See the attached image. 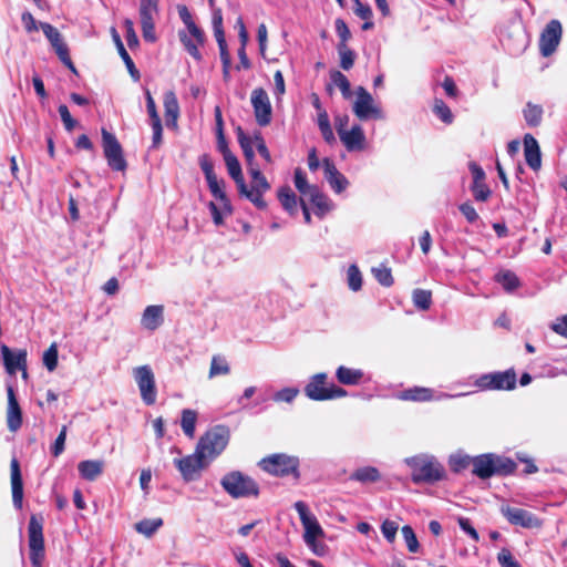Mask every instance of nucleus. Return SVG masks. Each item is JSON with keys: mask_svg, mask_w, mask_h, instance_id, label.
Here are the masks:
<instances>
[{"mask_svg": "<svg viewBox=\"0 0 567 567\" xmlns=\"http://www.w3.org/2000/svg\"><path fill=\"white\" fill-rule=\"evenodd\" d=\"M452 472L461 473L472 466V473L481 480L492 476H507L516 471V463L507 456L494 453H484L471 457L464 454H453L449 458Z\"/></svg>", "mask_w": 567, "mask_h": 567, "instance_id": "obj_1", "label": "nucleus"}, {"mask_svg": "<svg viewBox=\"0 0 567 567\" xmlns=\"http://www.w3.org/2000/svg\"><path fill=\"white\" fill-rule=\"evenodd\" d=\"M229 437L230 432L226 425H215L200 436L196 451L209 463L226 449Z\"/></svg>", "mask_w": 567, "mask_h": 567, "instance_id": "obj_2", "label": "nucleus"}, {"mask_svg": "<svg viewBox=\"0 0 567 567\" xmlns=\"http://www.w3.org/2000/svg\"><path fill=\"white\" fill-rule=\"evenodd\" d=\"M411 478L415 484H434L446 478V471L441 462L433 456L415 457L410 463Z\"/></svg>", "mask_w": 567, "mask_h": 567, "instance_id": "obj_3", "label": "nucleus"}, {"mask_svg": "<svg viewBox=\"0 0 567 567\" xmlns=\"http://www.w3.org/2000/svg\"><path fill=\"white\" fill-rule=\"evenodd\" d=\"M259 467L274 476L285 477L292 475L296 481L300 478L299 458L285 453H275L261 458Z\"/></svg>", "mask_w": 567, "mask_h": 567, "instance_id": "obj_4", "label": "nucleus"}, {"mask_svg": "<svg viewBox=\"0 0 567 567\" xmlns=\"http://www.w3.org/2000/svg\"><path fill=\"white\" fill-rule=\"evenodd\" d=\"M220 485L228 495L234 498L257 497L259 495L258 484L240 471L227 473L220 481Z\"/></svg>", "mask_w": 567, "mask_h": 567, "instance_id": "obj_5", "label": "nucleus"}, {"mask_svg": "<svg viewBox=\"0 0 567 567\" xmlns=\"http://www.w3.org/2000/svg\"><path fill=\"white\" fill-rule=\"evenodd\" d=\"M199 165L205 175L209 192L213 197L220 202L225 215L233 214V206L225 192L224 179H218L214 171V163L208 154H203L199 157Z\"/></svg>", "mask_w": 567, "mask_h": 567, "instance_id": "obj_6", "label": "nucleus"}, {"mask_svg": "<svg viewBox=\"0 0 567 567\" xmlns=\"http://www.w3.org/2000/svg\"><path fill=\"white\" fill-rule=\"evenodd\" d=\"M327 380L328 375L324 372L312 375L305 386L306 395L313 401H328L347 395V391L343 388L334 383H328Z\"/></svg>", "mask_w": 567, "mask_h": 567, "instance_id": "obj_7", "label": "nucleus"}, {"mask_svg": "<svg viewBox=\"0 0 567 567\" xmlns=\"http://www.w3.org/2000/svg\"><path fill=\"white\" fill-rule=\"evenodd\" d=\"M29 556L32 567H42L44 560L43 518L31 515L28 526Z\"/></svg>", "mask_w": 567, "mask_h": 567, "instance_id": "obj_8", "label": "nucleus"}, {"mask_svg": "<svg viewBox=\"0 0 567 567\" xmlns=\"http://www.w3.org/2000/svg\"><path fill=\"white\" fill-rule=\"evenodd\" d=\"M517 375L514 368L482 374L475 385L483 391H512L516 388Z\"/></svg>", "mask_w": 567, "mask_h": 567, "instance_id": "obj_9", "label": "nucleus"}, {"mask_svg": "<svg viewBox=\"0 0 567 567\" xmlns=\"http://www.w3.org/2000/svg\"><path fill=\"white\" fill-rule=\"evenodd\" d=\"M102 147L107 165L116 172H124L127 162L124 157L123 148L116 136L106 128L101 130Z\"/></svg>", "mask_w": 567, "mask_h": 567, "instance_id": "obj_10", "label": "nucleus"}, {"mask_svg": "<svg viewBox=\"0 0 567 567\" xmlns=\"http://www.w3.org/2000/svg\"><path fill=\"white\" fill-rule=\"evenodd\" d=\"M251 177V186L250 188L245 183V189H238V194L241 197L247 198L258 209H266L267 203L264 199V194L270 189V184L261 173V169H254L252 173L249 174Z\"/></svg>", "mask_w": 567, "mask_h": 567, "instance_id": "obj_11", "label": "nucleus"}, {"mask_svg": "<svg viewBox=\"0 0 567 567\" xmlns=\"http://www.w3.org/2000/svg\"><path fill=\"white\" fill-rule=\"evenodd\" d=\"M133 377L143 402L146 405H153L156 402L157 390L152 368L147 364L136 367L133 369Z\"/></svg>", "mask_w": 567, "mask_h": 567, "instance_id": "obj_12", "label": "nucleus"}, {"mask_svg": "<svg viewBox=\"0 0 567 567\" xmlns=\"http://www.w3.org/2000/svg\"><path fill=\"white\" fill-rule=\"evenodd\" d=\"M158 16V1H140V20L143 39L154 43L157 40L155 33V18Z\"/></svg>", "mask_w": 567, "mask_h": 567, "instance_id": "obj_13", "label": "nucleus"}, {"mask_svg": "<svg viewBox=\"0 0 567 567\" xmlns=\"http://www.w3.org/2000/svg\"><path fill=\"white\" fill-rule=\"evenodd\" d=\"M295 508L299 514V518L305 528V542L308 546L313 547L316 544V539L318 537L323 536V529L318 523L316 516L310 514L308 506L306 503L299 501L295 503Z\"/></svg>", "mask_w": 567, "mask_h": 567, "instance_id": "obj_14", "label": "nucleus"}, {"mask_svg": "<svg viewBox=\"0 0 567 567\" xmlns=\"http://www.w3.org/2000/svg\"><path fill=\"white\" fill-rule=\"evenodd\" d=\"M563 35V27L560 21L550 20L539 37V52L544 58L550 56L560 43Z\"/></svg>", "mask_w": 567, "mask_h": 567, "instance_id": "obj_15", "label": "nucleus"}, {"mask_svg": "<svg viewBox=\"0 0 567 567\" xmlns=\"http://www.w3.org/2000/svg\"><path fill=\"white\" fill-rule=\"evenodd\" d=\"M357 99L353 103V113L355 116L365 121L369 118H382V111L374 105L372 95L363 86L357 87Z\"/></svg>", "mask_w": 567, "mask_h": 567, "instance_id": "obj_16", "label": "nucleus"}, {"mask_svg": "<svg viewBox=\"0 0 567 567\" xmlns=\"http://www.w3.org/2000/svg\"><path fill=\"white\" fill-rule=\"evenodd\" d=\"M250 101L257 124L261 127L269 125L272 118V107L266 90L262 87L252 90Z\"/></svg>", "mask_w": 567, "mask_h": 567, "instance_id": "obj_17", "label": "nucleus"}, {"mask_svg": "<svg viewBox=\"0 0 567 567\" xmlns=\"http://www.w3.org/2000/svg\"><path fill=\"white\" fill-rule=\"evenodd\" d=\"M174 464L181 472L184 481L192 482L199 477L200 472L208 465V462L200 457L195 450L194 454L174 458Z\"/></svg>", "mask_w": 567, "mask_h": 567, "instance_id": "obj_18", "label": "nucleus"}, {"mask_svg": "<svg viewBox=\"0 0 567 567\" xmlns=\"http://www.w3.org/2000/svg\"><path fill=\"white\" fill-rule=\"evenodd\" d=\"M501 513L512 525L515 526L524 528H539L543 525L542 520L536 515L523 508L503 505L501 507Z\"/></svg>", "mask_w": 567, "mask_h": 567, "instance_id": "obj_19", "label": "nucleus"}, {"mask_svg": "<svg viewBox=\"0 0 567 567\" xmlns=\"http://www.w3.org/2000/svg\"><path fill=\"white\" fill-rule=\"evenodd\" d=\"M1 357L6 371L9 374H14L19 370H24L27 367L28 352L25 349H19L13 352L8 346L2 344L0 347Z\"/></svg>", "mask_w": 567, "mask_h": 567, "instance_id": "obj_20", "label": "nucleus"}, {"mask_svg": "<svg viewBox=\"0 0 567 567\" xmlns=\"http://www.w3.org/2000/svg\"><path fill=\"white\" fill-rule=\"evenodd\" d=\"M8 406H7V426L10 432H17L22 425V410L17 400L12 385L7 386Z\"/></svg>", "mask_w": 567, "mask_h": 567, "instance_id": "obj_21", "label": "nucleus"}, {"mask_svg": "<svg viewBox=\"0 0 567 567\" xmlns=\"http://www.w3.org/2000/svg\"><path fill=\"white\" fill-rule=\"evenodd\" d=\"M10 481L13 505L17 509H21L23 505V481L17 457H13L10 462Z\"/></svg>", "mask_w": 567, "mask_h": 567, "instance_id": "obj_22", "label": "nucleus"}, {"mask_svg": "<svg viewBox=\"0 0 567 567\" xmlns=\"http://www.w3.org/2000/svg\"><path fill=\"white\" fill-rule=\"evenodd\" d=\"M322 165L324 169V177L331 188L337 194L342 193L349 185L347 177L338 171L332 159L328 157L323 158Z\"/></svg>", "mask_w": 567, "mask_h": 567, "instance_id": "obj_23", "label": "nucleus"}, {"mask_svg": "<svg viewBox=\"0 0 567 567\" xmlns=\"http://www.w3.org/2000/svg\"><path fill=\"white\" fill-rule=\"evenodd\" d=\"M340 141L349 152L363 151L365 148V136L360 125H354L340 136Z\"/></svg>", "mask_w": 567, "mask_h": 567, "instance_id": "obj_24", "label": "nucleus"}, {"mask_svg": "<svg viewBox=\"0 0 567 567\" xmlns=\"http://www.w3.org/2000/svg\"><path fill=\"white\" fill-rule=\"evenodd\" d=\"M524 155L526 164L533 169L538 171L542 166V154L537 140L532 134L524 136Z\"/></svg>", "mask_w": 567, "mask_h": 567, "instance_id": "obj_25", "label": "nucleus"}, {"mask_svg": "<svg viewBox=\"0 0 567 567\" xmlns=\"http://www.w3.org/2000/svg\"><path fill=\"white\" fill-rule=\"evenodd\" d=\"M163 322L164 307L162 305H152L144 309L141 323L145 329L154 331L158 329Z\"/></svg>", "mask_w": 567, "mask_h": 567, "instance_id": "obj_26", "label": "nucleus"}, {"mask_svg": "<svg viewBox=\"0 0 567 567\" xmlns=\"http://www.w3.org/2000/svg\"><path fill=\"white\" fill-rule=\"evenodd\" d=\"M236 133L238 143L244 153L248 174L252 173L254 169H260L255 158L251 138L245 134L244 130L240 126L236 128Z\"/></svg>", "mask_w": 567, "mask_h": 567, "instance_id": "obj_27", "label": "nucleus"}, {"mask_svg": "<svg viewBox=\"0 0 567 567\" xmlns=\"http://www.w3.org/2000/svg\"><path fill=\"white\" fill-rule=\"evenodd\" d=\"M164 110L167 127H176L179 116V104L173 91H168L164 95Z\"/></svg>", "mask_w": 567, "mask_h": 567, "instance_id": "obj_28", "label": "nucleus"}, {"mask_svg": "<svg viewBox=\"0 0 567 567\" xmlns=\"http://www.w3.org/2000/svg\"><path fill=\"white\" fill-rule=\"evenodd\" d=\"M277 198L290 216L297 215L299 199L290 186H281L277 192Z\"/></svg>", "mask_w": 567, "mask_h": 567, "instance_id": "obj_29", "label": "nucleus"}, {"mask_svg": "<svg viewBox=\"0 0 567 567\" xmlns=\"http://www.w3.org/2000/svg\"><path fill=\"white\" fill-rule=\"evenodd\" d=\"M112 37H113L114 43L116 45L117 52H118L120 56L122 58L123 62L125 63L130 75L132 76V79L134 81H138L141 78L140 71L136 69L134 61L127 53V51L121 40V37L117 33L115 28H112Z\"/></svg>", "mask_w": 567, "mask_h": 567, "instance_id": "obj_30", "label": "nucleus"}, {"mask_svg": "<svg viewBox=\"0 0 567 567\" xmlns=\"http://www.w3.org/2000/svg\"><path fill=\"white\" fill-rule=\"evenodd\" d=\"M40 28L42 29L44 35L51 43L58 56L61 55L62 50L69 51L66 43L63 41L62 35L56 28L48 22H41Z\"/></svg>", "mask_w": 567, "mask_h": 567, "instance_id": "obj_31", "label": "nucleus"}, {"mask_svg": "<svg viewBox=\"0 0 567 567\" xmlns=\"http://www.w3.org/2000/svg\"><path fill=\"white\" fill-rule=\"evenodd\" d=\"M103 465L100 460H86L79 463L78 470L82 478L92 482L102 474Z\"/></svg>", "mask_w": 567, "mask_h": 567, "instance_id": "obj_32", "label": "nucleus"}, {"mask_svg": "<svg viewBox=\"0 0 567 567\" xmlns=\"http://www.w3.org/2000/svg\"><path fill=\"white\" fill-rule=\"evenodd\" d=\"M330 80L331 83L327 85V91L329 94L332 93L333 85L338 86L341 91L342 96L348 100L352 96L351 84L348 78L338 70L330 71Z\"/></svg>", "mask_w": 567, "mask_h": 567, "instance_id": "obj_33", "label": "nucleus"}, {"mask_svg": "<svg viewBox=\"0 0 567 567\" xmlns=\"http://www.w3.org/2000/svg\"><path fill=\"white\" fill-rule=\"evenodd\" d=\"M337 380L344 385H357L363 378V372L360 369H351L340 365L336 371Z\"/></svg>", "mask_w": 567, "mask_h": 567, "instance_id": "obj_34", "label": "nucleus"}, {"mask_svg": "<svg viewBox=\"0 0 567 567\" xmlns=\"http://www.w3.org/2000/svg\"><path fill=\"white\" fill-rule=\"evenodd\" d=\"M225 164L227 166V171L229 176L234 179L237 189L243 188L245 189V178L241 172V166L238 161V158L231 154L224 157Z\"/></svg>", "mask_w": 567, "mask_h": 567, "instance_id": "obj_35", "label": "nucleus"}, {"mask_svg": "<svg viewBox=\"0 0 567 567\" xmlns=\"http://www.w3.org/2000/svg\"><path fill=\"white\" fill-rule=\"evenodd\" d=\"M400 399L405 401L426 402L433 399V391L429 388L415 386L402 391Z\"/></svg>", "mask_w": 567, "mask_h": 567, "instance_id": "obj_36", "label": "nucleus"}, {"mask_svg": "<svg viewBox=\"0 0 567 567\" xmlns=\"http://www.w3.org/2000/svg\"><path fill=\"white\" fill-rule=\"evenodd\" d=\"M543 114L544 111L542 105L534 104L532 102H527L525 109L523 110L524 118L529 127L539 126L543 120Z\"/></svg>", "mask_w": 567, "mask_h": 567, "instance_id": "obj_37", "label": "nucleus"}, {"mask_svg": "<svg viewBox=\"0 0 567 567\" xmlns=\"http://www.w3.org/2000/svg\"><path fill=\"white\" fill-rule=\"evenodd\" d=\"M309 197L310 202L316 207L315 213L317 216L323 217L328 212H330V202L328 197L322 192H320L318 187L311 189V194L309 195Z\"/></svg>", "mask_w": 567, "mask_h": 567, "instance_id": "obj_38", "label": "nucleus"}, {"mask_svg": "<svg viewBox=\"0 0 567 567\" xmlns=\"http://www.w3.org/2000/svg\"><path fill=\"white\" fill-rule=\"evenodd\" d=\"M350 480L361 483H374L380 480V472L373 466L360 467L350 475Z\"/></svg>", "mask_w": 567, "mask_h": 567, "instance_id": "obj_39", "label": "nucleus"}, {"mask_svg": "<svg viewBox=\"0 0 567 567\" xmlns=\"http://www.w3.org/2000/svg\"><path fill=\"white\" fill-rule=\"evenodd\" d=\"M196 422L197 412L195 410L185 409L182 411L181 426L184 434L189 439L195 436Z\"/></svg>", "mask_w": 567, "mask_h": 567, "instance_id": "obj_40", "label": "nucleus"}, {"mask_svg": "<svg viewBox=\"0 0 567 567\" xmlns=\"http://www.w3.org/2000/svg\"><path fill=\"white\" fill-rule=\"evenodd\" d=\"M495 281L503 286V288L512 292L520 286V281L515 272L511 270H502L495 275Z\"/></svg>", "mask_w": 567, "mask_h": 567, "instance_id": "obj_41", "label": "nucleus"}, {"mask_svg": "<svg viewBox=\"0 0 567 567\" xmlns=\"http://www.w3.org/2000/svg\"><path fill=\"white\" fill-rule=\"evenodd\" d=\"M412 301L415 308L422 311L430 309L432 305V292L426 289H414L412 292Z\"/></svg>", "mask_w": 567, "mask_h": 567, "instance_id": "obj_42", "label": "nucleus"}, {"mask_svg": "<svg viewBox=\"0 0 567 567\" xmlns=\"http://www.w3.org/2000/svg\"><path fill=\"white\" fill-rule=\"evenodd\" d=\"M337 51L340 58V66L344 71L353 68L355 61V52L348 44L338 43Z\"/></svg>", "mask_w": 567, "mask_h": 567, "instance_id": "obj_43", "label": "nucleus"}, {"mask_svg": "<svg viewBox=\"0 0 567 567\" xmlns=\"http://www.w3.org/2000/svg\"><path fill=\"white\" fill-rule=\"evenodd\" d=\"M318 126L321 132L323 140L328 144H332L336 142V137L330 125V120L328 113L326 111H321L318 113Z\"/></svg>", "mask_w": 567, "mask_h": 567, "instance_id": "obj_44", "label": "nucleus"}, {"mask_svg": "<svg viewBox=\"0 0 567 567\" xmlns=\"http://www.w3.org/2000/svg\"><path fill=\"white\" fill-rule=\"evenodd\" d=\"M230 372V367L227 360L221 355H213L210 368H209V378L218 377V375H227Z\"/></svg>", "mask_w": 567, "mask_h": 567, "instance_id": "obj_45", "label": "nucleus"}, {"mask_svg": "<svg viewBox=\"0 0 567 567\" xmlns=\"http://www.w3.org/2000/svg\"><path fill=\"white\" fill-rule=\"evenodd\" d=\"M163 525L162 518L143 519L135 524V529L140 534L151 537Z\"/></svg>", "mask_w": 567, "mask_h": 567, "instance_id": "obj_46", "label": "nucleus"}, {"mask_svg": "<svg viewBox=\"0 0 567 567\" xmlns=\"http://www.w3.org/2000/svg\"><path fill=\"white\" fill-rule=\"evenodd\" d=\"M293 183L297 190L302 195H310L312 188H317L315 185H309L306 174L301 168H296L293 174Z\"/></svg>", "mask_w": 567, "mask_h": 567, "instance_id": "obj_47", "label": "nucleus"}, {"mask_svg": "<svg viewBox=\"0 0 567 567\" xmlns=\"http://www.w3.org/2000/svg\"><path fill=\"white\" fill-rule=\"evenodd\" d=\"M372 274L377 281L383 287H391L394 284L391 269L383 265L378 268H372Z\"/></svg>", "mask_w": 567, "mask_h": 567, "instance_id": "obj_48", "label": "nucleus"}, {"mask_svg": "<svg viewBox=\"0 0 567 567\" xmlns=\"http://www.w3.org/2000/svg\"><path fill=\"white\" fill-rule=\"evenodd\" d=\"M471 192L476 202L485 203L492 196V190L485 182L472 183Z\"/></svg>", "mask_w": 567, "mask_h": 567, "instance_id": "obj_49", "label": "nucleus"}, {"mask_svg": "<svg viewBox=\"0 0 567 567\" xmlns=\"http://www.w3.org/2000/svg\"><path fill=\"white\" fill-rule=\"evenodd\" d=\"M433 111L445 124L453 122L452 111L443 100L436 99L434 101Z\"/></svg>", "mask_w": 567, "mask_h": 567, "instance_id": "obj_50", "label": "nucleus"}, {"mask_svg": "<svg viewBox=\"0 0 567 567\" xmlns=\"http://www.w3.org/2000/svg\"><path fill=\"white\" fill-rule=\"evenodd\" d=\"M58 357H59L58 346H56V343L53 342L43 353V364L50 372H52L56 369Z\"/></svg>", "mask_w": 567, "mask_h": 567, "instance_id": "obj_51", "label": "nucleus"}, {"mask_svg": "<svg viewBox=\"0 0 567 567\" xmlns=\"http://www.w3.org/2000/svg\"><path fill=\"white\" fill-rule=\"evenodd\" d=\"M348 286L352 291H359L362 287V275L357 265L348 268Z\"/></svg>", "mask_w": 567, "mask_h": 567, "instance_id": "obj_52", "label": "nucleus"}, {"mask_svg": "<svg viewBox=\"0 0 567 567\" xmlns=\"http://www.w3.org/2000/svg\"><path fill=\"white\" fill-rule=\"evenodd\" d=\"M401 533L406 543L409 551L416 553L420 548V544L413 528L410 525H404L401 528Z\"/></svg>", "mask_w": 567, "mask_h": 567, "instance_id": "obj_53", "label": "nucleus"}, {"mask_svg": "<svg viewBox=\"0 0 567 567\" xmlns=\"http://www.w3.org/2000/svg\"><path fill=\"white\" fill-rule=\"evenodd\" d=\"M252 143H255L256 145V148L258 151V153L260 154V156L267 162V163H271L272 159H271V155H270V152L266 145V142L261 135L260 132H256L254 134V137L251 138Z\"/></svg>", "mask_w": 567, "mask_h": 567, "instance_id": "obj_54", "label": "nucleus"}, {"mask_svg": "<svg viewBox=\"0 0 567 567\" xmlns=\"http://www.w3.org/2000/svg\"><path fill=\"white\" fill-rule=\"evenodd\" d=\"M497 561L501 567H522L508 548H502L497 554Z\"/></svg>", "mask_w": 567, "mask_h": 567, "instance_id": "obj_55", "label": "nucleus"}, {"mask_svg": "<svg viewBox=\"0 0 567 567\" xmlns=\"http://www.w3.org/2000/svg\"><path fill=\"white\" fill-rule=\"evenodd\" d=\"M179 39L185 47L186 51L197 61L202 59V54L198 50V43L193 41L186 33H179Z\"/></svg>", "mask_w": 567, "mask_h": 567, "instance_id": "obj_56", "label": "nucleus"}, {"mask_svg": "<svg viewBox=\"0 0 567 567\" xmlns=\"http://www.w3.org/2000/svg\"><path fill=\"white\" fill-rule=\"evenodd\" d=\"M398 529L399 525L390 519H385L381 525V532L384 538L391 544L395 540Z\"/></svg>", "mask_w": 567, "mask_h": 567, "instance_id": "obj_57", "label": "nucleus"}, {"mask_svg": "<svg viewBox=\"0 0 567 567\" xmlns=\"http://www.w3.org/2000/svg\"><path fill=\"white\" fill-rule=\"evenodd\" d=\"M334 25L336 32L340 39L339 43L348 44V41L351 39V32L346 21L341 18H338L334 22Z\"/></svg>", "mask_w": 567, "mask_h": 567, "instance_id": "obj_58", "label": "nucleus"}, {"mask_svg": "<svg viewBox=\"0 0 567 567\" xmlns=\"http://www.w3.org/2000/svg\"><path fill=\"white\" fill-rule=\"evenodd\" d=\"M458 209L470 224H474L480 219V216L471 202L461 204Z\"/></svg>", "mask_w": 567, "mask_h": 567, "instance_id": "obj_59", "label": "nucleus"}, {"mask_svg": "<svg viewBox=\"0 0 567 567\" xmlns=\"http://www.w3.org/2000/svg\"><path fill=\"white\" fill-rule=\"evenodd\" d=\"M145 96H146V110H147V113H148V116L151 120V124L162 122L161 117L158 115L157 109H156V103L148 90H146Z\"/></svg>", "mask_w": 567, "mask_h": 567, "instance_id": "obj_60", "label": "nucleus"}, {"mask_svg": "<svg viewBox=\"0 0 567 567\" xmlns=\"http://www.w3.org/2000/svg\"><path fill=\"white\" fill-rule=\"evenodd\" d=\"M61 120L66 131L71 132L76 125V121L71 116V113L65 104H61L58 109Z\"/></svg>", "mask_w": 567, "mask_h": 567, "instance_id": "obj_61", "label": "nucleus"}, {"mask_svg": "<svg viewBox=\"0 0 567 567\" xmlns=\"http://www.w3.org/2000/svg\"><path fill=\"white\" fill-rule=\"evenodd\" d=\"M124 28H125V31H126V42H127V45L132 49L134 47H137L138 45V38H137V34L134 30V23L131 19H125L124 20Z\"/></svg>", "mask_w": 567, "mask_h": 567, "instance_id": "obj_62", "label": "nucleus"}, {"mask_svg": "<svg viewBox=\"0 0 567 567\" xmlns=\"http://www.w3.org/2000/svg\"><path fill=\"white\" fill-rule=\"evenodd\" d=\"M66 440V425H63L58 437L55 439L51 452L54 456H59L64 451Z\"/></svg>", "mask_w": 567, "mask_h": 567, "instance_id": "obj_63", "label": "nucleus"}, {"mask_svg": "<svg viewBox=\"0 0 567 567\" xmlns=\"http://www.w3.org/2000/svg\"><path fill=\"white\" fill-rule=\"evenodd\" d=\"M299 391L298 389H293V388H285L280 391H278L276 394H275V401L277 402H292L295 400V398L298 395Z\"/></svg>", "mask_w": 567, "mask_h": 567, "instance_id": "obj_64", "label": "nucleus"}]
</instances>
